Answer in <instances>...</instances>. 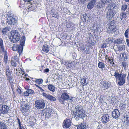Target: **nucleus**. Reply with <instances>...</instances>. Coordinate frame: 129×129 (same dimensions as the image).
Listing matches in <instances>:
<instances>
[{
	"instance_id": "cd10ccee",
	"label": "nucleus",
	"mask_w": 129,
	"mask_h": 129,
	"mask_svg": "<svg viewBox=\"0 0 129 129\" xmlns=\"http://www.w3.org/2000/svg\"><path fill=\"white\" fill-rule=\"evenodd\" d=\"M48 89L52 92H54L55 90V87L51 84H49L48 86Z\"/></svg>"
},
{
	"instance_id": "49530a36",
	"label": "nucleus",
	"mask_w": 129,
	"mask_h": 129,
	"mask_svg": "<svg viewBox=\"0 0 129 129\" xmlns=\"http://www.w3.org/2000/svg\"><path fill=\"white\" fill-rule=\"evenodd\" d=\"M25 72L22 71H21L20 72H16V74L17 76H19L20 74H22V75H24L25 74Z\"/></svg>"
},
{
	"instance_id": "e433bc0d",
	"label": "nucleus",
	"mask_w": 129,
	"mask_h": 129,
	"mask_svg": "<svg viewBox=\"0 0 129 129\" xmlns=\"http://www.w3.org/2000/svg\"><path fill=\"white\" fill-rule=\"evenodd\" d=\"M93 40L92 39H91V38H88L87 40L88 43L89 44V45L91 46V45H93L94 44V42H93Z\"/></svg>"
},
{
	"instance_id": "f03ea898",
	"label": "nucleus",
	"mask_w": 129,
	"mask_h": 129,
	"mask_svg": "<svg viewBox=\"0 0 129 129\" xmlns=\"http://www.w3.org/2000/svg\"><path fill=\"white\" fill-rule=\"evenodd\" d=\"M84 111L82 106L78 105L75 107L73 112L74 116L76 120L80 118H83L85 116Z\"/></svg>"
},
{
	"instance_id": "2f4dec72",
	"label": "nucleus",
	"mask_w": 129,
	"mask_h": 129,
	"mask_svg": "<svg viewBox=\"0 0 129 129\" xmlns=\"http://www.w3.org/2000/svg\"><path fill=\"white\" fill-rule=\"evenodd\" d=\"M126 12L124 11H122V12L120 13V16L123 18H126L127 17L126 12H127L128 11H126Z\"/></svg>"
},
{
	"instance_id": "8fccbe9b",
	"label": "nucleus",
	"mask_w": 129,
	"mask_h": 129,
	"mask_svg": "<svg viewBox=\"0 0 129 129\" xmlns=\"http://www.w3.org/2000/svg\"><path fill=\"white\" fill-rule=\"evenodd\" d=\"M7 56L6 54H5L4 56V62L5 63H7Z\"/></svg>"
},
{
	"instance_id": "a19ab883",
	"label": "nucleus",
	"mask_w": 129,
	"mask_h": 129,
	"mask_svg": "<svg viewBox=\"0 0 129 129\" xmlns=\"http://www.w3.org/2000/svg\"><path fill=\"white\" fill-rule=\"evenodd\" d=\"M126 106L125 104L124 103H121L119 106L120 109L124 110L125 109Z\"/></svg>"
},
{
	"instance_id": "5701e85b",
	"label": "nucleus",
	"mask_w": 129,
	"mask_h": 129,
	"mask_svg": "<svg viewBox=\"0 0 129 129\" xmlns=\"http://www.w3.org/2000/svg\"><path fill=\"white\" fill-rule=\"evenodd\" d=\"M0 47L2 52H6V51L4 50L5 47L3 44V41L1 38H0Z\"/></svg>"
},
{
	"instance_id": "c03bdc74",
	"label": "nucleus",
	"mask_w": 129,
	"mask_h": 129,
	"mask_svg": "<svg viewBox=\"0 0 129 129\" xmlns=\"http://www.w3.org/2000/svg\"><path fill=\"white\" fill-rule=\"evenodd\" d=\"M129 29L127 28L125 31V32L124 33V35L125 36V37L126 38H128V35H129Z\"/></svg>"
},
{
	"instance_id": "20e7f679",
	"label": "nucleus",
	"mask_w": 129,
	"mask_h": 129,
	"mask_svg": "<svg viewBox=\"0 0 129 129\" xmlns=\"http://www.w3.org/2000/svg\"><path fill=\"white\" fill-rule=\"evenodd\" d=\"M107 8L108 9L107 11V17L109 19V20H112L111 19L116 14L115 10L117 9V7L115 4H112L109 6Z\"/></svg>"
},
{
	"instance_id": "864d4df0",
	"label": "nucleus",
	"mask_w": 129,
	"mask_h": 129,
	"mask_svg": "<svg viewBox=\"0 0 129 129\" xmlns=\"http://www.w3.org/2000/svg\"><path fill=\"white\" fill-rule=\"evenodd\" d=\"M29 94L28 91H27V90L24 93V95L25 96H28Z\"/></svg>"
},
{
	"instance_id": "bb28decb",
	"label": "nucleus",
	"mask_w": 129,
	"mask_h": 129,
	"mask_svg": "<svg viewBox=\"0 0 129 129\" xmlns=\"http://www.w3.org/2000/svg\"><path fill=\"white\" fill-rule=\"evenodd\" d=\"M7 128V125L3 121H0V129H5Z\"/></svg>"
},
{
	"instance_id": "09e8293b",
	"label": "nucleus",
	"mask_w": 129,
	"mask_h": 129,
	"mask_svg": "<svg viewBox=\"0 0 129 129\" xmlns=\"http://www.w3.org/2000/svg\"><path fill=\"white\" fill-rule=\"evenodd\" d=\"M68 62V61H66L63 59H62L61 61V64H64L66 66V64H67Z\"/></svg>"
},
{
	"instance_id": "4d7b16f0",
	"label": "nucleus",
	"mask_w": 129,
	"mask_h": 129,
	"mask_svg": "<svg viewBox=\"0 0 129 129\" xmlns=\"http://www.w3.org/2000/svg\"><path fill=\"white\" fill-rule=\"evenodd\" d=\"M49 71V69L48 68H47L46 69L44 70V73H46L48 72Z\"/></svg>"
},
{
	"instance_id": "f257e3e1",
	"label": "nucleus",
	"mask_w": 129,
	"mask_h": 129,
	"mask_svg": "<svg viewBox=\"0 0 129 129\" xmlns=\"http://www.w3.org/2000/svg\"><path fill=\"white\" fill-rule=\"evenodd\" d=\"M110 70L111 75L114 76L117 80L119 81L118 82L119 85L120 86L123 85L125 82L126 74L122 73V71L120 70H115L112 68H111Z\"/></svg>"
},
{
	"instance_id": "9d476101",
	"label": "nucleus",
	"mask_w": 129,
	"mask_h": 129,
	"mask_svg": "<svg viewBox=\"0 0 129 129\" xmlns=\"http://www.w3.org/2000/svg\"><path fill=\"white\" fill-rule=\"evenodd\" d=\"M61 98L63 100L62 101V100L60 99L59 101L61 103H63L64 101L68 100H72V98H70L69 95L67 93H63L61 96Z\"/></svg>"
},
{
	"instance_id": "13d9d810",
	"label": "nucleus",
	"mask_w": 129,
	"mask_h": 129,
	"mask_svg": "<svg viewBox=\"0 0 129 129\" xmlns=\"http://www.w3.org/2000/svg\"><path fill=\"white\" fill-rule=\"evenodd\" d=\"M111 39L110 38H108L107 40H108V43L109 44H110L112 42V40H111Z\"/></svg>"
},
{
	"instance_id": "f704fd0d",
	"label": "nucleus",
	"mask_w": 129,
	"mask_h": 129,
	"mask_svg": "<svg viewBox=\"0 0 129 129\" xmlns=\"http://www.w3.org/2000/svg\"><path fill=\"white\" fill-rule=\"evenodd\" d=\"M42 51L46 53H48L49 51L48 46V45L46 46L43 45L42 48Z\"/></svg>"
},
{
	"instance_id": "a878e982",
	"label": "nucleus",
	"mask_w": 129,
	"mask_h": 129,
	"mask_svg": "<svg viewBox=\"0 0 129 129\" xmlns=\"http://www.w3.org/2000/svg\"><path fill=\"white\" fill-rule=\"evenodd\" d=\"M64 25L67 28H73V23L70 22H67Z\"/></svg>"
},
{
	"instance_id": "72a5a7b5",
	"label": "nucleus",
	"mask_w": 129,
	"mask_h": 129,
	"mask_svg": "<svg viewBox=\"0 0 129 129\" xmlns=\"http://www.w3.org/2000/svg\"><path fill=\"white\" fill-rule=\"evenodd\" d=\"M111 1V0H100V2L101 4V5H102L108 3H110Z\"/></svg>"
},
{
	"instance_id": "7c9ffc66",
	"label": "nucleus",
	"mask_w": 129,
	"mask_h": 129,
	"mask_svg": "<svg viewBox=\"0 0 129 129\" xmlns=\"http://www.w3.org/2000/svg\"><path fill=\"white\" fill-rule=\"evenodd\" d=\"M88 18V17L86 13L84 14L81 16L82 20L83 22H86V20H87Z\"/></svg>"
},
{
	"instance_id": "9b49d317",
	"label": "nucleus",
	"mask_w": 129,
	"mask_h": 129,
	"mask_svg": "<svg viewBox=\"0 0 129 129\" xmlns=\"http://www.w3.org/2000/svg\"><path fill=\"white\" fill-rule=\"evenodd\" d=\"M101 121L103 124H106L110 120L109 116L107 114H105L103 115L101 118Z\"/></svg>"
},
{
	"instance_id": "473e14b6",
	"label": "nucleus",
	"mask_w": 129,
	"mask_h": 129,
	"mask_svg": "<svg viewBox=\"0 0 129 129\" xmlns=\"http://www.w3.org/2000/svg\"><path fill=\"white\" fill-rule=\"evenodd\" d=\"M122 41L123 40L122 38L117 39L115 40L114 43L117 44H120L122 43Z\"/></svg>"
},
{
	"instance_id": "37998d69",
	"label": "nucleus",
	"mask_w": 129,
	"mask_h": 129,
	"mask_svg": "<svg viewBox=\"0 0 129 129\" xmlns=\"http://www.w3.org/2000/svg\"><path fill=\"white\" fill-rule=\"evenodd\" d=\"M43 81L42 79H38L36 80V82L39 84H42Z\"/></svg>"
},
{
	"instance_id": "423d86ee",
	"label": "nucleus",
	"mask_w": 129,
	"mask_h": 129,
	"mask_svg": "<svg viewBox=\"0 0 129 129\" xmlns=\"http://www.w3.org/2000/svg\"><path fill=\"white\" fill-rule=\"evenodd\" d=\"M20 38V35L17 30H13L11 32L10 36L9 39L12 42H17Z\"/></svg>"
},
{
	"instance_id": "6ab92c4d",
	"label": "nucleus",
	"mask_w": 129,
	"mask_h": 129,
	"mask_svg": "<svg viewBox=\"0 0 129 129\" xmlns=\"http://www.w3.org/2000/svg\"><path fill=\"white\" fill-rule=\"evenodd\" d=\"M20 109H21V111L22 112L24 113L22 110H24L25 112L27 111L29 109V106L27 104H22L20 107Z\"/></svg>"
},
{
	"instance_id": "ddd939ff",
	"label": "nucleus",
	"mask_w": 129,
	"mask_h": 129,
	"mask_svg": "<svg viewBox=\"0 0 129 129\" xmlns=\"http://www.w3.org/2000/svg\"><path fill=\"white\" fill-rule=\"evenodd\" d=\"M1 114H5L7 113L9 110V107L7 105L2 104Z\"/></svg>"
},
{
	"instance_id": "7ed1b4c3",
	"label": "nucleus",
	"mask_w": 129,
	"mask_h": 129,
	"mask_svg": "<svg viewBox=\"0 0 129 129\" xmlns=\"http://www.w3.org/2000/svg\"><path fill=\"white\" fill-rule=\"evenodd\" d=\"M25 40V37L24 36H22L20 41V44L18 45L14 44L12 46V48L13 51H17L19 56L20 55L21 53L22 52L23 46L24 44Z\"/></svg>"
},
{
	"instance_id": "58836bf2",
	"label": "nucleus",
	"mask_w": 129,
	"mask_h": 129,
	"mask_svg": "<svg viewBox=\"0 0 129 129\" xmlns=\"http://www.w3.org/2000/svg\"><path fill=\"white\" fill-rule=\"evenodd\" d=\"M127 5L126 4L123 5L121 6V10L122 11H124L126 10L127 9Z\"/></svg>"
},
{
	"instance_id": "aec40b11",
	"label": "nucleus",
	"mask_w": 129,
	"mask_h": 129,
	"mask_svg": "<svg viewBox=\"0 0 129 129\" xmlns=\"http://www.w3.org/2000/svg\"><path fill=\"white\" fill-rule=\"evenodd\" d=\"M88 125L84 122L79 124L77 126V129H87Z\"/></svg>"
},
{
	"instance_id": "e2e57ef3",
	"label": "nucleus",
	"mask_w": 129,
	"mask_h": 129,
	"mask_svg": "<svg viewBox=\"0 0 129 129\" xmlns=\"http://www.w3.org/2000/svg\"><path fill=\"white\" fill-rule=\"evenodd\" d=\"M6 72H9L10 71L9 70V66H7L6 68Z\"/></svg>"
},
{
	"instance_id": "c85d7f7f",
	"label": "nucleus",
	"mask_w": 129,
	"mask_h": 129,
	"mask_svg": "<svg viewBox=\"0 0 129 129\" xmlns=\"http://www.w3.org/2000/svg\"><path fill=\"white\" fill-rule=\"evenodd\" d=\"M95 2L90 1L87 5V8L89 9H91L93 7Z\"/></svg>"
},
{
	"instance_id": "ea45409f",
	"label": "nucleus",
	"mask_w": 129,
	"mask_h": 129,
	"mask_svg": "<svg viewBox=\"0 0 129 129\" xmlns=\"http://www.w3.org/2000/svg\"><path fill=\"white\" fill-rule=\"evenodd\" d=\"M98 66L100 68L103 69L105 67V64L103 62L99 61L98 63Z\"/></svg>"
},
{
	"instance_id": "c756f323",
	"label": "nucleus",
	"mask_w": 129,
	"mask_h": 129,
	"mask_svg": "<svg viewBox=\"0 0 129 129\" xmlns=\"http://www.w3.org/2000/svg\"><path fill=\"white\" fill-rule=\"evenodd\" d=\"M10 30L9 27H7L4 28L2 30V33L3 35H6Z\"/></svg>"
},
{
	"instance_id": "b1692460",
	"label": "nucleus",
	"mask_w": 129,
	"mask_h": 129,
	"mask_svg": "<svg viewBox=\"0 0 129 129\" xmlns=\"http://www.w3.org/2000/svg\"><path fill=\"white\" fill-rule=\"evenodd\" d=\"M110 86V85L109 83L108 82H104L102 87L105 90L109 88Z\"/></svg>"
},
{
	"instance_id": "a18cd8bd",
	"label": "nucleus",
	"mask_w": 129,
	"mask_h": 129,
	"mask_svg": "<svg viewBox=\"0 0 129 129\" xmlns=\"http://www.w3.org/2000/svg\"><path fill=\"white\" fill-rule=\"evenodd\" d=\"M17 122L19 125V128H21L22 127H23L22 124H21L20 119L18 118H17Z\"/></svg>"
},
{
	"instance_id": "69168bd1",
	"label": "nucleus",
	"mask_w": 129,
	"mask_h": 129,
	"mask_svg": "<svg viewBox=\"0 0 129 129\" xmlns=\"http://www.w3.org/2000/svg\"><path fill=\"white\" fill-rule=\"evenodd\" d=\"M16 72H19L20 71V70H21V71H22V69L21 68H18V69H16Z\"/></svg>"
},
{
	"instance_id": "de8ad7c7",
	"label": "nucleus",
	"mask_w": 129,
	"mask_h": 129,
	"mask_svg": "<svg viewBox=\"0 0 129 129\" xmlns=\"http://www.w3.org/2000/svg\"><path fill=\"white\" fill-rule=\"evenodd\" d=\"M126 118V122L127 124H129V116L127 115H126L125 117Z\"/></svg>"
},
{
	"instance_id": "0eeeda50",
	"label": "nucleus",
	"mask_w": 129,
	"mask_h": 129,
	"mask_svg": "<svg viewBox=\"0 0 129 129\" xmlns=\"http://www.w3.org/2000/svg\"><path fill=\"white\" fill-rule=\"evenodd\" d=\"M91 29L94 33H100L103 31V28L99 24H96L93 25L91 27Z\"/></svg>"
},
{
	"instance_id": "5fc2aeb1",
	"label": "nucleus",
	"mask_w": 129,
	"mask_h": 129,
	"mask_svg": "<svg viewBox=\"0 0 129 129\" xmlns=\"http://www.w3.org/2000/svg\"><path fill=\"white\" fill-rule=\"evenodd\" d=\"M99 57L101 58H102L103 57V53L102 51L100 52L99 54Z\"/></svg>"
},
{
	"instance_id": "f3484780",
	"label": "nucleus",
	"mask_w": 129,
	"mask_h": 129,
	"mask_svg": "<svg viewBox=\"0 0 129 129\" xmlns=\"http://www.w3.org/2000/svg\"><path fill=\"white\" fill-rule=\"evenodd\" d=\"M120 116V113L118 110L117 109H115L112 111V116L114 118L117 119Z\"/></svg>"
},
{
	"instance_id": "412c9836",
	"label": "nucleus",
	"mask_w": 129,
	"mask_h": 129,
	"mask_svg": "<svg viewBox=\"0 0 129 129\" xmlns=\"http://www.w3.org/2000/svg\"><path fill=\"white\" fill-rule=\"evenodd\" d=\"M11 74L12 72L11 71L6 72V73L7 80L10 82L12 79Z\"/></svg>"
},
{
	"instance_id": "774afa93",
	"label": "nucleus",
	"mask_w": 129,
	"mask_h": 129,
	"mask_svg": "<svg viewBox=\"0 0 129 129\" xmlns=\"http://www.w3.org/2000/svg\"><path fill=\"white\" fill-rule=\"evenodd\" d=\"M106 44H103L102 45V47L103 48H105V47H106Z\"/></svg>"
},
{
	"instance_id": "052dcab7",
	"label": "nucleus",
	"mask_w": 129,
	"mask_h": 129,
	"mask_svg": "<svg viewBox=\"0 0 129 129\" xmlns=\"http://www.w3.org/2000/svg\"><path fill=\"white\" fill-rule=\"evenodd\" d=\"M21 1H24V2H29L31 1H32V0H21Z\"/></svg>"
},
{
	"instance_id": "c9c22d12",
	"label": "nucleus",
	"mask_w": 129,
	"mask_h": 129,
	"mask_svg": "<svg viewBox=\"0 0 129 129\" xmlns=\"http://www.w3.org/2000/svg\"><path fill=\"white\" fill-rule=\"evenodd\" d=\"M125 46L124 45H120L118 46V51H121L125 50Z\"/></svg>"
},
{
	"instance_id": "79ce46f5",
	"label": "nucleus",
	"mask_w": 129,
	"mask_h": 129,
	"mask_svg": "<svg viewBox=\"0 0 129 129\" xmlns=\"http://www.w3.org/2000/svg\"><path fill=\"white\" fill-rule=\"evenodd\" d=\"M81 81H82V85L83 86H84L85 84H86L87 83L86 82V80L85 78H83L81 79Z\"/></svg>"
},
{
	"instance_id": "6e6d98bb",
	"label": "nucleus",
	"mask_w": 129,
	"mask_h": 129,
	"mask_svg": "<svg viewBox=\"0 0 129 129\" xmlns=\"http://www.w3.org/2000/svg\"><path fill=\"white\" fill-rule=\"evenodd\" d=\"M3 101V98L2 96L0 94V103H2Z\"/></svg>"
},
{
	"instance_id": "4468645a",
	"label": "nucleus",
	"mask_w": 129,
	"mask_h": 129,
	"mask_svg": "<svg viewBox=\"0 0 129 129\" xmlns=\"http://www.w3.org/2000/svg\"><path fill=\"white\" fill-rule=\"evenodd\" d=\"M71 121L69 119H65L63 123V126L64 128H69L71 125Z\"/></svg>"
},
{
	"instance_id": "dca6fc26",
	"label": "nucleus",
	"mask_w": 129,
	"mask_h": 129,
	"mask_svg": "<svg viewBox=\"0 0 129 129\" xmlns=\"http://www.w3.org/2000/svg\"><path fill=\"white\" fill-rule=\"evenodd\" d=\"M51 108H48L45 109V112L43 114L46 118H48L51 115V114L52 112V110Z\"/></svg>"
},
{
	"instance_id": "0e129e2a",
	"label": "nucleus",
	"mask_w": 129,
	"mask_h": 129,
	"mask_svg": "<svg viewBox=\"0 0 129 129\" xmlns=\"http://www.w3.org/2000/svg\"><path fill=\"white\" fill-rule=\"evenodd\" d=\"M67 37V36L66 35H63V36H62V38L63 39H65Z\"/></svg>"
},
{
	"instance_id": "338daca9",
	"label": "nucleus",
	"mask_w": 129,
	"mask_h": 129,
	"mask_svg": "<svg viewBox=\"0 0 129 129\" xmlns=\"http://www.w3.org/2000/svg\"><path fill=\"white\" fill-rule=\"evenodd\" d=\"M17 91L20 94L21 93V90L20 89H18L17 90Z\"/></svg>"
},
{
	"instance_id": "4c0bfd02",
	"label": "nucleus",
	"mask_w": 129,
	"mask_h": 129,
	"mask_svg": "<svg viewBox=\"0 0 129 129\" xmlns=\"http://www.w3.org/2000/svg\"><path fill=\"white\" fill-rule=\"evenodd\" d=\"M128 63L125 61L122 62V65L124 69H126L128 66Z\"/></svg>"
},
{
	"instance_id": "f8f14e48",
	"label": "nucleus",
	"mask_w": 129,
	"mask_h": 129,
	"mask_svg": "<svg viewBox=\"0 0 129 129\" xmlns=\"http://www.w3.org/2000/svg\"><path fill=\"white\" fill-rule=\"evenodd\" d=\"M42 94L44 96L51 101H56V98L50 94H47L45 92L43 93Z\"/></svg>"
},
{
	"instance_id": "6e6552de",
	"label": "nucleus",
	"mask_w": 129,
	"mask_h": 129,
	"mask_svg": "<svg viewBox=\"0 0 129 129\" xmlns=\"http://www.w3.org/2000/svg\"><path fill=\"white\" fill-rule=\"evenodd\" d=\"M35 107L38 109H41L44 108L45 106V103L44 102L41 100L36 101L35 103Z\"/></svg>"
},
{
	"instance_id": "1a4fd4ad",
	"label": "nucleus",
	"mask_w": 129,
	"mask_h": 129,
	"mask_svg": "<svg viewBox=\"0 0 129 129\" xmlns=\"http://www.w3.org/2000/svg\"><path fill=\"white\" fill-rule=\"evenodd\" d=\"M7 21L8 24L10 25H14L17 22L16 19H15L14 18L11 16V15H9L7 16Z\"/></svg>"
},
{
	"instance_id": "bf43d9fd",
	"label": "nucleus",
	"mask_w": 129,
	"mask_h": 129,
	"mask_svg": "<svg viewBox=\"0 0 129 129\" xmlns=\"http://www.w3.org/2000/svg\"><path fill=\"white\" fill-rule=\"evenodd\" d=\"M13 45L12 43H9L8 44V47L10 48H12V46Z\"/></svg>"
},
{
	"instance_id": "a211bd4d",
	"label": "nucleus",
	"mask_w": 129,
	"mask_h": 129,
	"mask_svg": "<svg viewBox=\"0 0 129 129\" xmlns=\"http://www.w3.org/2000/svg\"><path fill=\"white\" fill-rule=\"evenodd\" d=\"M67 68L69 70H71L72 69L75 67V64L74 62L71 61H68L67 64H66Z\"/></svg>"
},
{
	"instance_id": "2eb2a0df",
	"label": "nucleus",
	"mask_w": 129,
	"mask_h": 129,
	"mask_svg": "<svg viewBox=\"0 0 129 129\" xmlns=\"http://www.w3.org/2000/svg\"><path fill=\"white\" fill-rule=\"evenodd\" d=\"M81 50L84 54H89L90 53V49L88 46L85 47H81Z\"/></svg>"
},
{
	"instance_id": "603ef678",
	"label": "nucleus",
	"mask_w": 129,
	"mask_h": 129,
	"mask_svg": "<svg viewBox=\"0 0 129 129\" xmlns=\"http://www.w3.org/2000/svg\"><path fill=\"white\" fill-rule=\"evenodd\" d=\"M11 65L14 66L15 67L16 66L17 64L15 62H14L13 61H11Z\"/></svg>"
},
{
	"instance_id": "39448f33",
	"label": "nucleus",
	"mask_w": 129,
	"mask_h": 129,
	"mask_svg": "<svg viewBox=\"0 0 129 129\" xmlns=\"http://www.w3.org/2000/svg\"><path fill=\"white\" fill-rule=\"evenodd\" d=\"M114 24V21L113 20H108L106 22L105 25L107 26V30L108 33L112 34L115 31Z\"/></svg>"
},
{
	"instance_id": "3c124183",
	"label": "nucleus",
	"mask_w": 129,
	"mask_h": 129,
	"mask_svg": "<svg viewBox=\"0 0 129 129\" xmlns=\"http://www.w3.org/2000/svg\"><path fill=\"white\" fill-rule=\"evenodd\" d=\"M27 91H28L29 94H32L33 93L34 91L31 89H28L27 90Z\"/></svg>"
},
{
	"instance_id": "393cba45",
	"label": "nucleus",
	"mask_w": 129,
	"mask_h": 129,
	"mask_svg": "<svg viewBox=\"0 0 129 129\" xmlns=\"http://www.w3.org/2000/svg\"><path fill=\"white\" fill-rule=\"evenodd\" d=\"M128 56V54L126 52H123L121 53L120 56L124 59V61H126Z\"/></svg>"
},
{
	"instance_id": "4be33fe9",
	"label": "nucleus",
	"mask_w": 129,
	"mask_h": 129,
	"mask_svg": "<svg viewBox=\"0 0 129 129\" xmlns=\"http://www.w3.org/2000/svg\"><path fill=\"white\" fill-rule=\"evenodd\" d=\"M50 14L52 16L56 18H57L59 15L57 12L55 10H52L50 11Z\"/></svg>"
},
{
	"instance_id": "680f3d73",
	"label": "nucleus",
	"mask_w": 129,
	"mask_h": 129,
	"mask_svg": "<svg viewBox=\"0 0 129 129\" xmlns=\"http://www.w3.org/2000/svg\"><path fill=\"white\" fill-rule=\"evenodd\" d=\"M126 40L127 44L129 47V40L128 39H126Z\"/></svg>"
}]
</instances>
